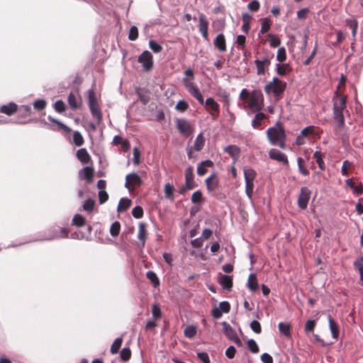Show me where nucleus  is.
<instances>
[{
	"label": "nucleus",
	"instance_id": "obj_21",
	"mask_svg": "<svg viewBox=\"0 0 363 363\" xmlns=\"http://www.w3.org/2000/svg\"><path fill=\"white\" fill-rule=\"evenodd\" d=\"M93 168L91 167H84L79 172L80 178L86 179L89 183L91 182L93 178Z\"/></svg>",
	"mask_w": 363,
	"mask_h": 363
},
{
	"label": "nucleus",
	"instance_id": "obj_59",
	"mask_svg": "<svg viewBox=\"0 0 363 363\" xmlns=\"http://www.w3.org/2000/svg\"><path fill=\"white\" fill-rule=\"evenodd\" d=\"M188 108V104L184 100L179 101L175 106V108L180 112H184Z\"/></svg>",
	"mask_w": 363,
	"mask_h": 363
},
{
	"label": "nucleus",
	"instance_id": "obj_51",
	"mask_svg": "<svg viewBox=\"0 0 363 363\" xmlns=\"http://www.w3.org/2000/svg\"><path fill=\"white\" fill-rule=\"evenodd\" d=\"M46 101L44 99H37L33 103V107L35 109L40 111L43 110L46 106Z\"/></svg>",
	"mask_w": 363,
	"mask_h": 363
},
{
	"label": "nucleus",
	"instance_id": "obj_19",
	"mask_svg": "<svg viewBox=\"0 0 363 363\" xmlns=\"http://www.w3.org/2000/svg\"><path fill=\"white\" fill-rule=\"evenodd\" d=\"M213 165V162L210 160H206L201 162L198 164L196 172L199 176L204 175L206 172V167H211Z\"/></svg>",
	"mask_w": 363,
	"mask_h": 363
},
{
	"label": "nucleus",
	"instance_id": "obj_53",
	"mask_svg": "<svg viewBox=\"0 0 363 363\" xmlns=\"http://www.w3.org/2000/svg\"><path fill=\"white\" fill-rule=\"evenodd\" d=\"M132 215L135 218H141L143 216V209L142 207L137 206L132 210Z\"/></svg>",
	"mask_w": 363,
	"mask_h": 363
},
{
	"label": "nucleus",
	"instance_id": "obj_37",
	"mask_svg": "<svg viewBox=\"0 0 363 363\" xmlns=\"http://www.w3.org/2000/svg\"><path fill=\"white\" fill-rule=\"evenodd\" d=\"M95 206V201L92 199H86L82 206L83 210L87 213H91Z\"/></svg>",
	"mask_w": 363,
	"mask_h": 363
},
{
	"label": "nucleus",
	"instance_id": "obj_16",
	"mask_svg": "<svg viewBox=\"0 0 363 363\" xmlns=\"http://www.w3.org/2000/svg\"><path fill=\"white\" fill-rule=\"evenodd\" d=\"M18 109V106L13 102H10L7 104L2 105L0 107V113H4L8 116H11Z\"/></svg>",
	"mask_w": 363,
	"mask_h": 363
},
{
	"label": "nucleus",
	"instance_id": "obj_29",
	"mask_svg": "<svg viewBox=\"0 0 363 363\" xmlns=\"http://www.w3.org/2000/svg\"><path fill=\"white\" fill-rule=\"evenodd\" d=\"M205 104L208 106L213 112L217 114L219 113L220 111V106L219 104L211 97L207 98L205 101Z\"/></svg>",
	"mask_w": 363,
	"mask_h": 363
},
{
	"label": "nucleus",
	"instance_id": "obj_52",
	"mask_svg": "<svg viewBox=\"0 0 363 363\" xmlns=\"http://www.w3.org/2000/svg\"><path fill=\"white\" fill-rule=\"evenodd\" d=\"M354 265L359 270L360 279L363 280V256L360 257L359 260L354 262Z\"/></svg>",
	"mask_w": 363,
	"mask_h": 363
},
{
	"label": "nucleus",
	"instance_id": "obj_55",
	"mask_svg": "<svg viewBox=\"0 0 363 363\" xmlns=\"http://www.w3.org/2000/svg\"><path fill=\"white\" fill-rule=\"evenodd\" d=\"M247 347L252 353H257L259 352V347L253 339L247 341Z\"/></svg>",
	"mask_w": 363,
	"mask_h": 363
},
{
	"label": "nucleus",
	"instance_id": "obj_63",
	"mask_svg": "<svg viewBox=\"0 0 363 363\" xmlns=\"http://www.w3.org/2000/svg\"><path fill=\"white\" fill-rule=\"evenodd\" d=\"M345 23L347 27H349L351 30L353 28H358V22L354 18H347L345 20Z\"/></svg>",
	"mask_w": 363,
	"mask_h": 363
},
{
	"label": "nucleus",
	"instance_id": "obj_64",
	"mask_svg": "<svg viewBox=\"0 0 363 363\" xmlns=\"http://www.w3.org/2000/svg\"><path fill=\"white\" fill-rule=\"evenodd\" d=\"M197 356L203 363H211L208 354L206 352H199Z\"/></svg>",
	"mask_w": 363,
	"mask_h": 363
},
{
	"label": "nucleus",
	"instance_id": "obj_39",
	"mask_svg": "<svg viewBox=\"0 0 363 363\" xmlns=\"http://www.w3.org/2000/svg\"><path fill=\"white\" fill-rule=\"evenodd\" d=\"M123 342L122 337L116 338L111 346L110 351L112 354H117Z\"/></svg>",
	"mask_w": 363,
	"mask_h": 363
},
{
	"label": "nucleus",
	"instance_id": "obj_7",
	"mask_svg": "<svg viewBox=\"0 0 363 363\" xmlns=\"http://www.w3.org/2000/svg\"><path fill=\"white\" fill-rule=\"evenodd\" d=\"M142 179L137 173H130L126 175L125 187L130 191H133L136 186H140Z\"/></svg>",
	"mask_w": 363,
	"mask_h": 363
},
{
	"label": "nucleus",
	"instance_id": "obj_1",
	"mask_svg": "<svg viewBox=\"0 0 363 363\" xmlns=\"http://www.w3.org/2000/svg\"><path fill=\"white\" fill-rule=\"evenodd\" d=\"M267 135L271 145L284 149L286 135L283 128L278 125L271 127L267 129Z\"/></svg>",
	"mask_w": 363,
	"mask_h": 363
},
{
	"label": "nucleus",
	"instance_id": "obj_42",
	"mask_svg": "<svg viewBox=\"0 0 363 363\" xmlns=\"http://www.w3.org/2000/svg\"><path fill=\"white\" fill-rule=\"evenodd\" d=\"M184 335L188 338L194 337L196 334V328L194 325H188L184 331Z\"/></svg>",
	"mask_w": 363,
	"mask_h": 363
},
{
	"label": "nucleus",
	"instance_id": "obj_20",
	"mask_svg": "<svg viewBox=\"0 0 363 363\" xmlns=\"http://www.w3.org/2000/svg\"><path fill=\"white\" fill-rule=\"evenodd\" d=\"M91 116L95 122L99 124L102 120V115L98 104H93L89 106Z\"/></svg>",
	"mask_w": 363,
	"mask_h": 363
},
{
	"label": "nucleus",
	"instance_id": "obj_22",
	"mask_svg": "<svg viewBox=\"0 0 363 363\" xmlns=\"http://www.w3.org/2000/svg\"><path fill=\"white\" fill-rule=\"evenodd\" d=\"M76 155L77 159L83 164H87L90 160V156L85 148L78 150Z\"/></svg>",
	"mask_w": 363,
	"mask_h": 363
},
{
	"label": "nucleus",
	"instance_id": "obj_2",
	"mask_svg": "<svg viewBox=\"0 0 363 363\" xmlns=\"http://www.w3.org/2000/svg\"><path fill=\"white\" fill-rule=\"evenodd\" d=\"M346 106V101L344 98H340L338 102H335L333 106V118L337 122L335 131L339 133L342 131L345 126V118L343 110Z\"/></svg>",
	"mask_w": 363,
	"mask_h": 363
},
{
	"label": "nucleus",
	"instance_id": "obj_40",
	"mask_svg": "<svg viewBox=\"0 0 363 363\" xmlns=\"http://www.w3.org/2000/svg\"><path fill=\"white\" fill-rule=\"evenodd\" d=\"M121 230V224L118 221L113 222L110 228V234L112 237L118 235Z\"/></svg>",
	"mask_w": 363,
	"mask_h": 363
},
{
	"label": "nucleus",
	"instance_id": "obj_49",
	"mask_svg": "<svg viewBox=\"0 0 363 363\" xmlns=\"http://www.w3.org/2000/svg\"><path fill=\"white\" fill-rule=\"evenodd\" d=\"M149 47L155 53H159L162 50V47L155 40H150Z\"/></svg>",
	"mask_w": 363,
	"mask_h": 363
},
{
	"label": "nucleus",
	"instance_id": "obj_13",
	"mask_svg": "<svg viewBox=\"0 0 363 363\" xmlns=\"http://www.w3.org/2000/svg\"><path fill=\"white\" fill-rule=\"evenodd\" d=\"M270 159L282 162L284 164H288L289 161L286 155L277 149H271L269 152Z\"/></svg>",
	"mask_w": 363,
	"mask_h": 363
},
{
	"label": "nucleus",
	"instance_id": "obj_11",
	"mask_svg": "<svg viewBox=\"0 0 363 363\" xmlns=\"http://www.w3.org/2000/svg\"><path fill=\"white\" fill-rule=\"evenodd\" d=\"M274 57V55L271 54V56H267L262 60L256 59L255 64L257 67V73L259 75L264 74L265 73V69L268 68L271 63V59Z\"/></svg>",
	"mask_w": 363,
	"mask_h": 363
},
{
	"label": "nucleus",
	"instance_id": "obj_54",
	"mask_svg": "<svg viewBox=\"0 0 363 363\" xmlns=\"http://www.w3.org/2000/svg\"><path fill=\"white\" fill-rule=\"evenodd\" d=\"M303 160L301 157H298L297 163H298V171L301 174H303L304 176L308 175L309 171L306 168H304L303 167Z\"/></svg>",
	"mask_w": 363,
	"mask_h": 363
},
{
	"label": "nucleus",
	"instance_id": "obj_36",
	"mask_svg": "<svg viewBox=\"0 0 363 363\" xmlns=\"http://www.w3.org/2000/svg\"><path fill=\"white\" fill-rule=\"evenodd\" d=\"M279 330L281 333L284 334L286 337H290V325L289 323H285L281 322L278 325Z\"/></svg>",
	"mask_w": 363,
	"mask_h": 363
},
{
	"label": "nucleus",
	"instance_id": "obj_57",
	"mask_svg": "<svg viewBox=\"0 0 363 363\" xmlns=\"http://www.w3.org/2000/svg\"><path fill=\"white\" fill-rule=\"evenodd\" d=\"M202 199V193L200 190H197L191 196V200L193 203H199Z\"/></svg>",
	"mask_w": 363,
	"mask_h": 363
},
{
	"label": "nucleus",
	"instance_id": "obj_5",
	"mask_svg": "<svg viewBox=\"0 0 363 363\" xmlns=\"http://www.w3.org/2000/svg\"><path fill=\"white\" fill-rule=\"evenodd\" d=\"M68 236V231L65 228L50 229L46 235L38 239V240H53L61 238H66Z\"/></svg>",
	"mask_w": 363,
	"mask_h": 363
},
{
	"label": "nucleus",
	"instance_id": "obj_33",
	"mask_svg": "<svg viewBox=\"0 0 363 363\" xmlns=\"http://www.w3.org/2000/svg\"><path fill=\"white\" fill-rule=\"evenodd\" d=\"M173 191L174 186L172 184H171L170 183L165 184L164 187V195L167 199L171 201H174V199Z\"/></svg>",
	"mask_w": 363,
	"mask_h": 363
},
{
	"label": "nucleus",
	"instance_id": "obj_58",
	"mask_svg": "<svg viewBox=\"0 0 363 363\" xmlns=\"http://www.w3.org/2000/svg\"><path fill=\"white\" fill-rule=\"evenodd\" d=\"M88 104L89 106L93 104H98L95 93L93 89H89L88 91Z\"/></svg>",
	"mask_w": 363,
	"mask_h": 363
},
{
	"label": "nucleus",
	"instance_id": "obj_18",
	"mask_svg": "<svg viewBox=\"0 0 363 363\" xmlns=\"http://www.w3.org/2000/svg\"><path fill=\"white\" fill-rule=\"evenodd\" d=\"M213 44L220 52H225L226 50L225 39L223 33H220L216 36Z\"/></svg>",
	"mask_w": 363,
	"mask_h": 363
},
{
	"label": "nucleus",
	"instance_id": "obj_44",
	"mask_svg": "<svg viewBox=\"0 0 363 363\" xmlns=\"http://www.w3.org/2000/svg\"><path fill=\"white\" fill-rule=\"evenodd\" d=\"M267 37L270 39L269 45L272 48H277L281 44V40L272 33H268Z\"/></svg>",
	"mask_w": 363,
	"mask_h": 363
},
{
	"label": "nucleus",
	"instance_id": "obj_8",
	"mask_svg": "<svg viewBox=\"0 0 363 363\" xmlns=\"http://www.w3.org/2000/svg\"><path fill=\"white\" fill-rule=\"evenodd\" d=\"M225 335L230 340L233 341L238 345H241V340L238 337L235 330L227 322L221 323Z\"/></svg>",
	"mask_w": 363,
	"mask_h": 363
},
{
	"label": "nucleus",
	"instance_id": "obj_10",
	"mask_svg": "<svg viewBox=\"0 0 363 363\" xmlns=\"http://www.w3.org/2000/svg\"><path fill=\"white\" fill-rule=\"evenodd\" d=\"M311 191L307 187H302L298 198V206L301 209H306L310 199Z\"/></svg>",
	"mask_w": 363,
	"mask_h": 363
},
{
	"label": "nucleus",
	"instance_id": "obj_17",
	"mask_svg": "<svg viewBox=\"0 0 363 363\" xmlns=\"http://www.w3.org/2000/svg\"><path fill=\"white\" fill-rule=\"evenodd\" d=\"M218 282L221 286L228 291H230L233 286V279L230 276L223 274L221 275L218 279Z\"/></svg>",
	"mask_w": 363,
	"mask_h": 363
},
{
	"label": "nucleus",
	"instance_id": "obj_46",
	"mask_svg": "<svg viewBox=\"0 0 363 363\" xmlns=\"http://www.w3.org/2000/svg\"><path fill=\"white\" fill-rule=\"evenodd\" d=\"M245 193L248 199L252 200V191L254 189V182H245Z\"/></svg>",
	"mask_w": 363,
	"mask_h": 363
},
{
	"label": "nucleus",
	"instance_id": "obj_32",
	"mask_svg": "<svg viewBox=\"0 0 363 363\" xmlns=\"http://www.w3.org/2000/svg\"><path fill=\"white\" fill-rule=\"evenodd\" d=\"M256 174V172L251 168L244 169L245 182H254Z\"/></svg>",
	"mask_w": 363,
	"mask_h": 363
},
{
	"label": "nucleus",
	"instance_id": "obj_50",
	"mask_svg": "<svg viewBox=\"0 0 363 363\" xmlns=\"http://www.w3.org/2000/svg\"><path fill=\"white\" fill-rule=\"evenodd\" d=\"M152 314L155 319H158L162 316V311L160 306L157 304H153L152 306Z\"/></svg>",
	"mask_w": 363,
	"mask_h": 363
},
{
	"label": "nucleus",
	"instance_id": "obj_15",
	"mask_svg": "<svg viewBox=\"0 0 363 363\" xmlns=\"http://www.w3.org/2000/svg\"><path fill=\"white\" fill-rule=\"evenodd\" d=\"M255 115L254 118L252 120L251 125L255 129H262L261 125L264 120L266 118V115L259 111H257L255 113Z\"/></svg>",
	"mask_w": 363,
	"mask_h": 363
},
{
	"label": "nucleus",
	"instance_id": "obj_12",
	"mask_svg": "<svg viewBox=\"0 0 363 363\" xmlns=\"http://www.w3.org/2000/svg\"><path fill=\"white\" fill-rule=\"evenodd\" d=\"M178 130L184 135L188 136L191 131V126L189 121L186 119L179 118L176 121Z\"/></svg>",
	"mask_w": 363,
	"mask_h": 363
},
{
	"label": "nucleus",
	"instance_id": "obj_45",
	"mask_svg": "<svg viewBox=\"0 0 363 363\" xmlns=\"http://www.w3.org/2000/svg\"><path fill=\"white\" fill-rule=\"evenodd\" d=\"M276 58L277 60H278L280 62H283L286 60V49L284 47L279 48L278 49Z\"/></svg>",
	"mask_w": 363,
	"mask_h": 363
},
{
	"label": "nucleus",
	"instance_id": "obj_6",
	"mask_svg": "<svg viewBox=\"0 0 363 363\" xmlns=\"http://www.w3.org/2000/svg\"><path fill=\"white\" fill-rule=\"evenodd\" d=\"M183 83L189 93L195 99H196L199 104H203V97L199 88L193 82L189 81L186 78L183 79Z\"/></svg>",
	"mask_w": 363,
	"mask_h": 363
},
{
	"label": "nucleus",
	"instance_id": "obj_35",
	"mask_svg": "<svg viewBox=\"0 0 363 363\" xmlns=\"http://www.w3.org/2000/svg\"><path fill=\"white\" fill-rule=\"evenodd\" d=\"M185 182H189L192 184H195L194 182V169L192 167H188L185 169Z\"/></svg>",
	"mask_w": 363,
	"mask_h": 363
},
{
	"label": "nucleus",
	"instance_id": "obj_27",
	"mask_svg": "<svg viewBox=\"0 0 363 363\" xmlns=\"http://www.w3.org/2000/svg\"><path fill=\"white\" fill-rule=\"evenodd\" d=\"M130 205H131L130 199L125 198V197L121 198L118 203V205L117 207V211L118 212L125 211L130 206Z\"/></svg>",
	"mask_w": 363,
	"mask_h": 363
},
{
	"label": "nucleus",
	"instance_id": "obj_60",
	"mask_svg": "<svg viewBox=\"0 0 363 363\" xmlns=\"http://www.w3.org/2000/svg\"><path fill=\"white\" fill-rule=\"evenodd\" d=\"M250 328L257 334H259L262 331L261 325L256 320H254L251 322Z\"/></svg>",
	"mask_w": 363,
	"mask_h": 363
},
{
	"label": "nucleus",
	"instance_id": "obj_48",
	"mask_svg": "<svg viewBox=\"0 0 363 363\" xmlns=\"http://www.w3.org/2000/svg\"><path fill=\"white\" fill-rule=\"evenodd\" d=\"M138 37V30L135 26H133L130 27L129 33H128V39L130 40H135Z\"/></svg>",
	"mask_w": 363,
	"mask_h": 363
},
{
	"label": "nucleus",
	"instance_id": "obj_31",
	"mask_svg": "<svg viewBox=\"0 0 363 363\" xmlns=\"http://www.w3.org/2000/svg\"><path fill=\"white\" fill-rule=\"evenodd\" d=\"M146 277L150 280L155 288L157 287L160 282L157 274L153 271H148L146 273Z\"/></svg>",
	"mask_w": 363,
	"mask_h": 363
},
{
	"label": "nucleus",
	"instance_id": "obj_3",
	"mask_svg": "<svg viewBox=\"0 0 363 363\" xmlns=\"http://www.w3.org/2000/svg\"><path fill=\"white\" fill-rule=\"evenodd\" d=\"M247 103L250 108V112L247 113L248 116L251 113L261 111L264 107V97L262 91L257 89L252 91L247 99Z\"/></svg>",
	"mask_w": 363,
	"mask_h": 363
},
{
	"label": "nucleus",
	"instance_id": "obj_23",
	"mask_svg": "<svg viewBox=\"0 0 363 363\" xmlns=\"http://www.w3.org/2000/svg\"><path fill=\"white\" fill-rule=\"evenodd\" d=\"M329 328L332 334V337L337 339L339 336V329L337 324L334 321L330 315L328 316Z\"/></svg>",
	"mask_w": 363,
	"mask_h": 363
},
{
	"label": "nucleus",
	"instance_id": "obj_38",
	"mask_svg": "<svg viewBox=\"0 0 363 363\" xmlns=\"http://www.w3.org/2000/svg\"><path fill=\"white\" fill-rule=\"evenodd\" d=\"M72 221V224L77 227H82L85 225V218L80 214H75Z\"/></svg>",
	"mask_w": 363,
	"mask_h": 363
},
{
	"label": "nucleus",
	"instance_id": "obj_56",
	"mask_svg": "<svg viewBox=\"0 0 363 363\" xmlns=\"http://www.w3.org/2000/svg\"><path fill=\"white\" fill-rule=\"evenodd\" d=\"M195 186H196L195 184L185 182V185L183 186L182 188H180L179 189L178 192L179 194L184 195L187 191L194 189L195 187Z\"/></svg>",
	"mask_w": 363,
	"mask_h": 363
},
{
	"label": "nucleus",
	"instance_id": "obj_25",
	"mask_svg": "<svg viewBox=\"0 0 363 363\" xmlns=\"http://www.w3.org/2000/svg\"><path fill=\"white\" fill-rule=\"evenodd\" d=\"M224 151L234 160L238 159L240 156V148L235 145H228L225 147Z\"/></svg>",
	"mask_w": 363,
	"mask_h": 363
},
{
	"label": "nucleus",
	"instance_id": "obj_24",
	"mask_svg": "<svg viewBox=\"0 0 363 363\" xmlns=\"http://www.w3.org/2000/svg\"><path fill=\"white\" fill-rule=\"evenodd\" d=\"M205 145V138L203 137V133H199L194 141V150L196 152L201 151Z\"/></svg>",
	"mask_w": 363,
	"mask_h": 363
},
{
	"label": "nucleus",
	"instance_id": "obj_41",
	"mask_svg": "<svg viewBox=\"0 0 363 363\" xmlns=\"http://www.w3.org/2000/svg\"><path fill=\"white\" fill-rule=\"evenodd\" d=\"M68 104L72 109H77L79 107L77 96L73 94L70 93L67 98Z\"/></svg>",
	"mask_w": 363,
	"mask_h": 363
},
{
	"label": "nucleus",
	"instance_id": "obj_9",
	"mask_svg": "<svg viewBox=\"0 0 363 363\" xmlns=\"http://www.w3.org/2000/svg\"><path fill=\"white\" fill-rule=\"evenodd\" d=\"M138 62L142 65L145 70H150L153 65L152 54L147 50L143 52L138 57Z\"/></svg>",
	"mask_w": 363,
	"mask_h": 363
},
{
	"label": "nucleus",
	"instance_id": "obj_34",
	"mask_svg": "<svg viewBox=\"0 0 363 363\" xmlns=\"http://www.w3.org/2000/svg\"><path fill=\"white\" fill-rule=\"evenodd\" d=\"M323 155L321 153V152L320 151H315L313 154V158L315 160L318 165V167L321 169V170H324L325 168V162L323 160Z\"/></svg>",
	"mask_w": 363,
	"mask_h": 363
},
{
	"label": "nucleus",
	"instance_id": "obj_4",
	"mask_svg": "<svg viewBox=\"0 0 363 363\" xmlns=\"http://www.w3.org/2000/svg\"><path fill=\"white\" fill-rule=\"evenodd\" d=\"M286 87V82L280 80L278 77H274L272 82L265 85L264 91L267 94L272 92L275 97L279 98L283 94Z\"/></svg>",
	"mask_w": 363,
	"mask_h": 363
},
{
	"label": "nucleus",
	"instance_id": "obj_47",
	"mask_svg": "<svg viewBox=\"0 0 363 363\" xmlns=\"http://www.w3.org/2000/svg\"><path fill=\"white\" fill-rule=\"evenodd\" d=\"M121 358L123 361L127 362L129 360L131 356V352L130 350L128 347H124L121 351L120 354Z\"/></svg>",
	"mask_w": 363,
	"mask_h": 363
},
{
	"label": "nucleus",
	"instance_id": "obj_14",
	"mask_svg": "<svg viewBox=\"0 0 363 363\" xmlns=\"http://www.w3.org/2000/svg\"><path fill=\"white\" fill-rule=\"evenodd\" d=\"M206 188L208 192L216 191L218 187V179L215 173L211 174L205 180Z\"/></svg>",
	"mask_w": 363,
	"mask_h": 363
},
{
	"label": "nucleus",
	"instance_id": "obj_26",
	"mask_svg": "<svg viewBox=\"0 0 363 363\" xmlns=\"http://www.w3.org/2000/svg\"><path fill=\"white\" fill-rule=\"evenodd\" d=\"M247 285L251 291H255L258 289L257 277L255 274H250L249 275Z\"/></svg>",
	"mask_w": 363,
	"mask_h": 363
},
{
	"label": "nucleus",
	"instance_id": "obj_43",
	"mask_svg": "<svg viewBox=\"0 0 363 363\" xmlns=\"http://www.w3.org/2000/svg\"><path fill=\"white\" fill-rule=\"evenodd\" d=\"M73 142L76 146H82L84 143L83 137L77 130L73 133Z\"/></svg>",
	"mask_w": 363,
	"mask_h": 363
},
{
	"label": "nucleus",
	"instance_id": "obj_61",
	"mask_svg": "<svg viewBox=\"0 0 363 363\" xmlns=\"http://www.w3.org/2000/svg\"><path fill=\"white\" fill-rule=\"evenodd\" d=\"M108 199V194L105 190L99 191V201L101 204L104 203Z\"/></svg>",
	"mask_w": 363,
	"mask_h": 363
},
{
	"label": "nucleus",
	"instance_id": "obj_28",
	"mask_svg": "<svg viewBox=\"0 0 363 363\" xmlns=\"http://www.w3.org/2000/svg\"><path fill=\"white\" fill-rule=\"evenodd\" d=\"M146 235H147V231H146V228H145V225L143 223H140L139 224L138 238L142 242L143 247L145 245Z\"/></svg>",
	"mask_w": 363,
	"mask_h": 363
},
{
	"label": "nucleus",
	"instance_id": "obj_62",
	"mask_svg": "<svg viewBox=\"0 0 363 363\" xmlns=\"http://www.w3.org/2000/svg\"><path fill=\"white\" fill-rule=\"evenodd\" d=\"M270 28V23L268 18H265L263 19L262 25H261V29L260 33H264L267 32Z\"/></svg>",
	"mask_w": 363,
	"mask_h": 363
},
{
	"label": "nucleus",
	"instance_id": "obj_30",
	"mask_svg": "<svg viewBox=\"0 0 363 363\" xmlns=\"http://www.w3.org/2000/svg\"><path fill=\"white\" fill-rule=\"evenodd\" d=\"M208 21L206 20L204 14L201 13L199 16V30L200 32L208 31Z\"/></svg>",
	"mask_w": 363,
	"mask_h": 363
}]
</instances>
